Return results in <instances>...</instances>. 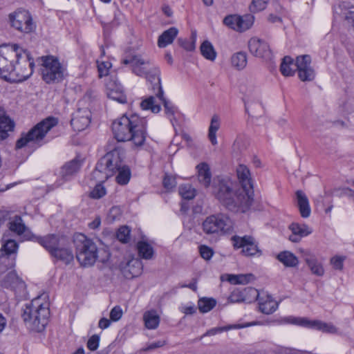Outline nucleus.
Segmentation results:
<instances>
[{"instance_id":"f3484780","label":"nucleus","mask_w":354,"mask_h":354,"mask_svg":"<svg viewBox=\"0 0 354 354\" xmlns=\"http://www.w3.org/2000/svg\"><path fill=\"white\" fill-rule=\"evenodd\" d=\"M311 57L308 55L297 57L295 66L299 79L303 81H312L315 78V71L310 66Z\"/></svg>"},{"instance_id":"f257e3e1","label":"nucleus","mask_w":354,"mask_h":354,"mask_svg":"<svg viewBox=\"0 0 354 354\" xmlns=\"http://www.w3.org/2000/svg\"><path fill=\"white\" fill-rule=\"evenodd\" d=\"M212 194L227 209L246 212L252 205L253 198H250L237 189V183L229 176H217L212 186Z\"/></svg>"},{"instance_id":"9d476101","label":"nucleus","mask_w":354,"mask_h":354,"mask_svg":"<svg viewBox=\"0 0 354 354\" xmlns=\"http://www.w3.org/2000/svg\"><path fill=\"white\" fill-rule=\"evenodd\" d=\"M20 46L17 44L0 46V77L8 80Z\"/></svg>"},{"instance_id":"a211bd4d","label":"nucleus","mask_w":354,"mask_h":354,"mask_svg":"<svg viewBox=\"0 0 354 354\" xmlns=\"http://www.w3.org/2000/svg\"><path fill=\"white\" fill-rule=\"evenodd\" d=\"M236 175L241 186V192L243 195L252 198L253 183L249 169L244 165H239L236 168Z\"/></svg>"},{"instance_id":"052dcab7","label":"nucleus","mask_w":354,"mask_h":354,"mask_svg":"<svg viewBox=\"0 0 354 354\" xmlns=\"http://www.w3.org/2000/svg\"><path fill=\"white\" fill-rule=\"evenodd\" d=\"M130 262L127 263V266L126 268H124V270H123V274H124V276L127 278V279H131V278H133V277H136V276H138L140 273V272H138L137 273H131L129 270H127L128 268H129L130 267Z\"/></svg>"},{"instance_id":"49530a36","label":"nucleus","mask_w":354,"mask_h":354,"mask_svg":"<svg viewBox=\"0 0 354 354\" xmlns=\"http://www.w3.org/2000/svg\"><path fill=\"white\" fill-rule=\"evenodd\" d=\"M179 194L185 199L190 200L195 196V189L189 184L180 186Z\"/></svg>"},{"instance_id":"f03ea898","label":"nucleus","mask_w":354,"mask_h":354,"mask_svg":"<svg viewBox=\"0 0 354 354\" xmlns=\"http://www.w3.org/2000/svg\"><path fill=\"white\" fill-rule=\"evenodd\" d=\"M123 151L119 148H111L97 162L95 170L91 174L92 179L104 182L116 172H118L115 180L120 185L128 184L131 176L129 166L123 165L122 156Z\"/></svg>"},{"instance_id":"bf43d9fd","label":"nucleus","mask_w":354,"mask_h":354,"mask_svg":"<svg viewBox=\"0 0 354 354\" xmlns=\"http://www.w3.org/2000/svg\"><path fill=\"white\" fill-rule=\"evenodd\" d=\"M122 316V310L120 306H115L110 312V318L113 322L118 321Z\"/></svg>"},{"instance_id":"680f3d73","label":"nucleus","mask_w":354,"mask_h":354,"mask_svg":"<svg viewBox=\"0 0 354 354\" xmlns=\"http://www.w3.org/2000/svg\"><path fill=\"white\" fill-rule=\"evenodd\" d=\"M223 331V329L221 328H213L209 330H207L205 334H203L200 339H201L203 337H205V336H212V335H216L217 333H221Z\"/></svg>"},{"instance_id":"8fccbe9b","label":"nucleus","mask_w":354,"mask_h":354,"mask_svg":"<svg viewBox=\"0 0 354 354\" xmlns=\"http://www.w3.org/2000/svg\"><path fill=\"white\" fill-rule=\"evenodd\" d=\"M97 70L99 73V77H102L106 76L109 74V69L111 67V63L108 61H97Z\"/></svg>"},{"instance_id":"4468645a","label":"nucleus","mask_w":354,"mask_h":354,"mask_svg":"<svg viewBox=\"0 0 354 354\" xmlns=\"http://www.w3.org/2000/svg\"><path fill=\"white\" fill-rule=\"evenodd\" d=\"M151 73L153 76V80L151 82L152 90L154 91L156 97L162 102L165 114L169 120L172 121L174 113L176 111V107L174 106L171 102L167 100L163 96L164 92L160 83V72L159 68H154Z\"/></svg>"},{"instance_id":"cd10ccee","label":"nucleus","mask_w":354,"mask_h":354,"mask_svg":"<svg viewBox=\"0 0 354 354\" xmlns=\"http://www.w3.org/2000/svg\"><path fill=\"white\" fill-rule=\"evenodd\" d=\"M178 30L175 27H171L168 30L164 31L158 37V46L160 48H165L167 45L171 44L176 37Z\"/></svg>"},{"instance_id":"20e7f679","label":"nucleus","mask_w":354,"mask_h":354,"mask_svg":"<svg viewBox=\"0 0 354 354\" xmlns=\"http://www.w3.org/2000/svg\"><path fill=\"white\" fill-rule=\"evenodd\" d=\"M40 297L32 300L30 305L26 306L22 318L26 326L32 331L41 332L48 324L50 310L48 303H41Z\"/></svg>"},{"instance_id":"603ef678","label":"nucleus","mask_w":354,"mask_h":354,"mask_svg":"<svg viewBox=\"0 0 354 354\" xmlns=\"http://www.w3.org/2000/svg\"><path fill=\"white\" fill-rule=\"evenodd\" d=\"M269 0H252L250 9L252 12H259L264 10Z\"/></svg>"},{"instance_id":"4c0bfd02","label":"nucleus","mask_w":354,"mask_h":354,"mask_svg":"<svg viewBox=\"0 0 354 354\" xmlns=\"http://www.w3.org/2000/svg\"><path fill=\"white\" fill-rule=\"evenodd\" d=\"M220 127L219 117L216 115L212 116L209 127L208 138L213 145H217L216 131Z\"/></svg>"},{"instance_id":"7ed1b4c3","label":"nucleus","mask_w":354,"mask_h":354,"mask_svg":"<svg viewBox=\"0 0 354 354\" xmlns=\"http://www.w3.org/2000/svg\"><path fill=\"white\" fill-rule=\"evenodd\" d=\"M112 131L118 142L132 141L140 147L144 145L147 138V120L137 114L130 116L124 114L113 122Z\"/></svg>"},{"instance_id":"a878e982","label":"nucleus","mask_w":354,"mask_h":354,"mask_svg":"<svg viewBox=\"0 0 354 354\" xmlns=\"http://www.w3.org/2000/svg\"><path fill=\"white\" fill-rule=\"evenodd\" d=\"M198 178L205 187H208L210 185L212 174L209 165L205 162H202L197 165Z\"/></svg>"},{"instance_id":"0e129e2a","label":"nucleus","mask_w":354,"mask_h":354,"mask_svg":"<svg viewBox=\"0 0 354 354\" xmlns=\"http://www.w3.org/2000/svg\"><path fill=\"white\" fill-rule=\"evenodd\" d=\"M106 82H112L113 84V91H119L122 90V86L121 84L117 81V80H113L112 78H110L109 80H107Z\"/></svg>"},{"instance_id":"6e6d98bb","label":"nucleus","mask_w":354,"mask_h":354,"mask_svg":"<svg viewBox=\"0 0 354 354\" xmlns=\"http://www.w3.org/2000/svg\"><path fill=\"white\" fill-rule=\"evenodd\" d=\"M178 43L180 46L187 51H192L195 48V38L194 37L192 41L187 39L178 38Z\"/></svg>"},{"instance_id":"c9c22d12","label":"nucleus","mask_w":354,"mask_h":354,"mask_svg":"<svg viewBox=\"0 0 354 354\" xmlns=\"http://www.w3.org/2000/svg\"><path fill=\"white\" fill-rule=\"evenodd\" d=\"M137 249L140 257L145 259H151L154 251L152 246L147 242L140 241L137 243Z\"/></svg>"},{"instance_id":"f704fd0d","label":"nucleus","mask_w":354,"mask_h":354,"mask_svg":"<svg viewBox=\"0 0 354 354\" xmlns=\"http://www.w3.org/2000/svg\"><path fill=\"white\" fill-rule=\"evenodd\" d=\"M106 95L109 98L117 101L121 104L127 102V97L123 93V89L119 91H113L112 82H106Z\"/></svg>"},{"instance_id":"4be33fe9","label":"nucleus","mask_w":354,"mask_h":354,"mask_svg":"<svg viewBox=\"0 0 354 354\" xmlns=\"http://www.w3.org/2000/svg\"><path fill=\"white\" fill-rule=\"evenodd\" d=\"M15 126V122L7 115L4 109L0 106V142L8 137V133L14 131Z\"/></svg>"},{"instance_id":"2eb2a0df","label":"nucleus","mask_w":354,"mask_h":354,"mask_svg":"<svg viewBox=\"0 0 354 354\" xmlns=\"http://www.w3.org/2000/svg\"><path fill=\"white\" fill-rule=\"evenodd\" d=\"M10 20L12 26L22 32L30 33L35 29V25L27 10H17L14 13L10 15Z\"/></svg>"},{"instance_id":"7c9ffc66","label":"nucleus","mask_w":354,"mask_h":354,"mask_svg":"<svg viewBox=\"0 0 354 354\" xmlns=\"http://www.w3.org/2000/svg\"><path fill=\"white\" fill-rule=\"evenodd\" d=\"M305 261L310 268L311 272L318 277H322L324 274V269L322 263L314 256L306 257Z\"/></svg>"},{"instance_id":"338daca9","label":"nucleus","mask_w":354,"mask_h":354,"mask_svg":"<svg viewBox=\"0 0 354 354\" xmlns=\"http://www.w3.org/2000/svg\"><path fill=\"white\" fill-rule=\"evenodd\" d=\"M342 194L354 198V191L350 188H344Z\"/></svg>"},{"instance_id":"412c9836","label":"nucleus","mask_w":354,"mask_h":354,"mask_svg":"<svg viewBox=\"0 0 354 354\" xmlns=\"http://www.w3.org/2000/svg\"><path fill=\"white\" fill-rule=\"evenodd\" d=\"M30 236H27V240H31L39 243L50 254H52L53 250H55L59 247V238L55 234H48L45 236H37L32 233H30Z\"/></svg>"},{"instance_id":"1a4fd4ad","label":"nucleus","mask_w":354,"mask_h":354,"mask_svg":"<svg viewBox=\"0 0 354 354\" xmlns=\"http://www.w3.org/2000/svg\"><path fill=\"white\" fill-rule=\"evenodd\" d=\"M41 61V75L46 84L58 83L63 80L65 68L57 57L53 55L39 57Z\"/></svg>"},{"instance_id":"2f4dec72","label":"nucleus","mask_w":354,"mask_h":354,"mask_svg":"<svg viewBox=\"0 0 354 354\" xmlns=\"http://www.w3.org/2000/svg\"><path fill=\"white\" fill-rule=\"evenodd\" d=\"M277 259L286 267L294 268L298 266L297 257L289 251H283L277 255Z\"/></svg>"},{"instance_id":"6ab92c4d","label":"nucleus","mask_w":354,"mask_h":354,"mask_svg":"<svg viewBox=\"0 0 354 354\" xmlns=\"http://www.w3.org/2000/svg\"><path fill=\"white\" fill-rule=\"evenodd\" d=\"M248 48L250 53L256 57L270 59L271 57V50L270 46L265 41L257 37L251 38L248 41Z\"/></svg>"},{"instance_id":"09e8293b","label":"nucleus","mask_w":354,"mask_h":354,"mask_svg":"<svg viewBox=\"0 0 354 354\" xmlns=\"http://www.w3.org/2000/svg\"><path fill=\"white\" fill-rule=\"evenodd\" d=\"M131 230L127 226L120 227L116 234V237L122 243H128L130 240Z\"/></svg>"},{"instance_id":"e433bc0d","label":"nucleus","mask_w":354,"mask_h":354,"mask_svg":"<svg viewBox=\"0 0 354 354\" xmlns=\"http://www.w3.org/2000/svg\"><path fill=\"white\" fill-rule=\"evenodd\" d=\"M202 55L207 59L214 61L216 57V52L210 41H204L200 47Z\"/></svg>"},{"instance_id":"c756f323","label":"nucleus","mask_w":354,"mask_h":354,"mask_svg":"<svg viewBox=\"0 0 354 354\" xmlns=\"http://www.w3.org/2000/svg\"><path fill=\"white\" fill-rule=\"evenodd\" d=\"M51 255L66 264L70 263L74 258L71 250L66 248L58 247L55 250H53Z\"/></svg>"},{"instance_id":"c03bdc74","label":"nucleus","mask_w":354,"mask_h":354,"mask_svg":"<svg viewBox=\"0 0 354 354\" xmlns=\"http://www.w3.org/2000/svg\"><path fill=\"white\" fill-rule=\"evenodd\" d=\"M290 229L292 234H295L301 237L308 236L311 234L312 230L306 225H299L298 223H292Z\"/></svg>"},{"instance_id":"c85d7f7f","label":"nucleus","mask_w":354,"mask_h":354,"mask_svg":"<svg viewBox=\"0 0 354 354\" xmlns=\"http://www.w3.org/2000/svg\"><path fill=\"white\" fill-rule=\"evenodd\" d=\"M250 293L257 297L259 293L257 290L253 288H244L243 290H234L228 298L230 303H239L245 301V295Z\"/></svg>"},{"instance_id":"58836bf2","label":"nucleus","mask_w":354,"mask_h":354,"mask_svg":"<svg viewBox=\"0 0 354 354\" xmlns=\"http://www.w3.org/2000/svg\"><path fill=\"white\" fill-rule=\"evenodd\" d=\"M254 17L251 14L238 15V31L244 32L252 27L254 24Z\"/></svg>"},{"instance_id":"ddd939ff","label":"nucleus","mask_w":354,"mask_h":354,"mask_svg":"<svg viewBox=\"0 0 354 354\" xmlns=\"http://www.w3.org/2000/svg\"><path fill=\"white\" fill-rule=\"evenodd\" d=\"M122 63L126 65L131 64L133 73L140 77L145 76L150 83L153 80L151 71L154 68H158L152 66L149 60H145L140 55H134L130 59H124Z\"/></svg>"},{"instance_id":"13d9d810","label":"nucleus","mask_w":354,"mask_h":354,"mask_svg":"<svg viewBox=\"0 0 354 354\" xmlns=\"http://www.w3.org/2000/svg\"><path fill=\"white\" fill-rule=\"evenodd\" d=\"M100 337L97 335H92L87 342V348L90 351H95L99 346Z\"/></svg>"},{"instance_id":"69168bd1","label":"nucleus","mask_w":354,"mask_h":354,"mask_svg":"<svg viewBox=\"0 0 354 354\" xmlns=\"http://www.w3.org/2000/svg\"><path fill=\"white\" fill-rule=\"evenodd\" d=\"M268 20L269 22L274 24V23H281L282 21L281 18L274 15L273 14H270L268 16Z\"/></svg>"},{"instance_id":"4d7b16f0","label":"nucleus","mask_w":354,"mask_h":354,"mask_svg":"<svg viewBox=\"0 0 354 354\" xmlns=\"http://www.w3.org/2000/svg\"><path fill=\"white\" fill-rule=\"evenodd\" d=\"M199 252L201 257L205 260H209L214 254L213 250L205 245H201L199 247Z\"/></svg>"},{"instance_id":"6e6552de","label":"nucleus","mask_w":354,"mask_h":354,"mask_svg":"<svg viewBox=\"0 0 354 354\" xmlns=\"http://www.w3.org/2000/svg\"><path fill=\"white\" fill-rule=\"evenodd\" d=\"M15 62L13 70H12L8 80L23 82L28 79L32 74L35 66L30 53L20 47Z\"/></svg>"},{"instance_id":"e2e57ef3","label":"nucleus","mask_w":354,"mask_h":354,"mask_svg":"<svg viewBox=\"0 0 354 354\" xmlns=\"http://www.w3.org/2000/svg\"><path fill=\"white\" fill-rule=\"evenodd\" d=\"M110 324H111V322L109 319H108L105 317H102L99 321L98 326L101 329H105V328H107L110 326Z\"/></svg>"},{"instance_id":"ea45409f","label":"nucleus","mask_w":354,"mask_h":354,"mask_svg":"<svg viewBox=\"0 0 354 354\" xmlns=\"http://www.w3.org/2000/svg\"><path fill=\"white\" fill-rule=\"evenodd\" d=\"M145 326L148 329L156 328L160 322V317L155 311H147L144 314Z\"/></svg>"},{"instance_id":"5701e85b","label":"nucleus","mask_w":354,"mask_h":354,"mask_svg":"<svg viewBox=\"0 0 354 354\" xmlns=\"http://www.w3.org/2000/svg\"><path fill=\"white\" fill-rule=\"evenodd\" d=\"M257 299L259 301V310L264 314H272L278 308L277 302L272 299L270 295H266L265 297H258Z\"/></svg>"},{"instance_id":"3c124183","label":"nucleus","mask_w":354,"mask_h":354,"mask_svg":"<svg viewBox=\"0 0 354 354\" xmlns=\"http://www.w3.org/2000/svg\"><path fill=\"white\" fill-rule=\"evenodd\" d=\"M223 24L228 28L238 31V15H230L223 19Z\"/></svg>"},{"instance_id":"79ce46f5","label":"nucleus","mask_w":354,"mask_h":354,"mask_svg":"<svg viewBox=\"0 0 354 354\" xmlns=\"http://www.w3.org/2000/svg\"><path fill=\"white\" fill-rule=\"evenodd\" d=\"M294 64L293 59L289 56H285L280 66V71L284 76H292L295 73V70L291 68Z\"/></svg>"},{"instance_id":"5fc2aeb1","label":"nucleus","mask_w":354,"mask_h":354,"mask_svg":"<svg viewBox=\"0 0 354 354\" xmlns=\"http://www.w3.org/2000/svg\"><path fill=\"white\" fill-rule=\"evenodd\" d=\"M163 187L167 191H171L176 186V181L174 177L165 174L162 180Z\"/></svg>"},{"instance_id":"aec40b11","label":"nucleus","mask_w":354,"mask_h":354,"mask_svg":"<svg viewBox=\"0 0 354 354\" xmlns=\"http://www.w3.org/2000/svg\"><path fill=\"white\" fill-rule=\"evenodd\" d=\"M91 123V112L86 109H78L71 120V124L75 131H81Z\"/></svg>"},{"instance_id":"bb28decb","label":"nucleus","mask_w":354,"mask_h":354,"mask_svg":"<svg viewBox=\"0 0 354 354\" xmlns=\"http://www.w3.org/2000/svg\"><path fill=\"white\" fill-rule=\"evenodd\" d=\"M297 205L303 218H308L311 212L309 202L306 194L301 190L296 192Z\"/></svg>"},{"instance_id":"393cba45","label":"nucleus","mask_w":354,"mask_h":354,"mask_svg":"<svg viewBox=\"0 0 354 354\" xmlns=\"http://www.w3.org/2000/svg\"><path fill=\"white\" fill-rule=\"evenodd\" d=\"M9 229L10 231L16 233L18 235L24 234V237L26 240V234H28V236H30V233H32L25 225L20 216H15L12 220L9 222Z\"/></svg>"},{"instance_id":"473e14b6","label":"nucleus","mask_w":354,"mask_h":354,"mask_svg":"<svg viewBox=\"0 0 354 354\" xmlns=\"http://www.w3.org/2000/svg\"><path fill=\"white\" fill-rule=\"evenodd\" d=\"M3 286L7 288L15 289L16 287L20 288H25V283L14 272L8 273L4 278Z\"/></svg>"},{"instance_id":"0eeeda50","label":"nucleus","mask_w":354,"mask_h":354,"mask_svg":"<svg viewBox=\"0 0 354 354\" xmlns=\"http://www.w3.org/2000/svg\"><path fill=\"white\" fill-rule=\"evenodd\" d=\"M233 222L225 214L218 213L205 218L202 223L203 232L207 235L220 236L232 231Z\"/></svg>"},{"instance_id":"b1692460","label":"nucleus","mask_w":354,"mask_h":354,"mask_svg":"<svg viewBox=\"0 0 354 354\" xmlns=\"http://www.w3.org/2000/svg\"><path fill=\"white\" fill-rule=\"evenodd\" d=\"M81 161L77 158L66 162L61 169V175L66 180L78 172L81 167Z\"/></svg>"},{"instance_id":"423d86ee","label":"nucleus","mask_w":354,"mask_h":354,"mask_svg":"<svg viewBox=\"0 0 354 354\" xmlns=\"http://www.w3.org/2000/svg\"><path fill=\"white\" fill-rule=\"evenodd\" d=\"M73 243L80 264L83 267L93 266L98 257L97 247L94 241L84 234L78 233L74 235Z\"/></svg>"},{"instance_id":"864d4df0","label":"nucleus","mask_w":354,"mask_h":354,"mask_svg":"<svg viewBox=\"0 0 354 354\" xmlns=\"http://www.w3.org/2000/svg\"><path fill=\"white\" fill-rule=\"evenodd\" d=\"M344 260L345 257L336 255L330 259V262L335 270H342L344 268Z\"/></svg>"},{"instance_id":"37998d69","label":"nucleus","mask_w":354,"mask_h":354,"mask_svg":"<svg viewBox=\"0 0 354 354\" xmlns=\"http://www.w3.org/2000/svg\"><path fill=\"white\" fill-rule=\"evenodd\" d=\"M140 107L143 110H151L152 113H158L161 108L159 104L155 103V97L149 96L143 100L140 103Z\"/></svg>"},{"instance_id":"39448f33","label":"nucleus","mask_w":354,"mask_h":354,"mask_svg":"<svg viewBox=\"0 0 354 354\" xmlns=\"http://www.w3.org/2000/svg\"><path fill=\"white\" fill-rule=\"evenodd\" d=\"M58 124V120L54 117H48L41 120L27 133H23L16 142L17 149L26 147L28 143L33 142L41 146L47 133Z\"/></svg>"},{"instance_id":"de8ad7c7","label":"nucleus","mask_w":354,"mask_h":354,"mask_svg":"<svg viewBox=\"0 0 354 354\" xmlns=\"http://www.w3.org/2000/svg\"><path fill=\"white\" fill-rule=\"evenodd\" d=\"M93 189L90 193V197L94 199H100L106 195V191L105 187L102 185L104 182L97 181Z\"/></svg>"},{"instance_id":"774afa93","label":"nucleus","mask_w":354,"mask_h":354,"mask_svg":"<svg viewBox=\"0 0 354 354\" xmlns=\"http://www.w3.org/2000/svg\"><path fill=\"white\" fill-rule=\"evenodd\" d=\"M197 280L196 279H193V281L192 283H190L188 285H183L182 287H186V288H189L190 289H192V290L194 291H196L197 290Z\"/></svg>"},{"instance_id":"dca6fc26","label":"nucleus","mask_w":354,"mask_h":354,"mask_svg":"<svg viewBox=\"0 0 354 354\" xmlns=\"http://www.w3.org/2000/svg\"><path fill=\"white\" fill-rule=\"evenodd\" d=\"M19 249L18 243L13 239L4 240L1 251V259L6 264V269H12L15 267L16 257Z\"/></svg>"},{"instance_id":"72a5a7b5","label":"nucleus","mask_w":354,"mask_h":354,"mask_svg":"<svg viewBox=\"0 0 354 354\" xmlns=\"http://www.w3.org/2000/svg\"><path fill=\"white\" fill-rule=\"evenodd\" d=\"M248 62L247 54L245 52L240 51L233 54L231 57L232 66L236 70L243 69Z\"/></svg>"},{"instance_id":"9b49d317","label":"nucleus","mask_w":354,"mask_h":354,"mask_svg":"<svg viewBox=\"0 0 354 354\" xmlns=\"http://www.w3.org/2000/svg\"><path fill=\"white\" fill-rule=\"evenodd\" d=\"M285 323L321 330L324 333L335 334L337 328L331 323H326L319 320H310L307 317L289 316L283 319Z\"/></svg>"},{"instance_id":"a19ab883","label":"nucleus","mask_w":354,"mask_h":354,"mask_svg":"<svg viewBox=\"0 0 354 354\" xmlns=\"http://www.w3.org/2000/svg\"><path fill=\"white\" fill-rule=\"evenodd\" d=\"M216 304V301L213 298L203 297L198 300V307L201 313H205L213 309Z\"/></svg>"},{"instance_id":"a18cd8bd","label":"nucleus","mask_w":354,"mask_h":354,"mask_svg":"<svg viewBox=\"0 0 354 354\" xmlns=\"http://www.w3.org/2000/svg\"><path fill=\"white\" fill-rule=\"evenodd\" d=\"M253 278L254 276L252 274L232 275L230 277L229 281L233 284H246Z\"/></svg>"},{"instance_id":"f8f14e48","label":"nucleus","mask_w":354,"mask_h":354,"mask_svg":"<svg viewBox=\"0 0 354 354\" xmlns=\"http://www.w3.org/2000/svg\"><path fill=\"white\" fill-rule=\"evenodd\" d=\"M231 241L235 250L242 248L241 254L244 256L261 255V251L259 250L254 238L252 236H240L234 235L232 236Z\"/></svg>"}]
</instances>
